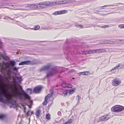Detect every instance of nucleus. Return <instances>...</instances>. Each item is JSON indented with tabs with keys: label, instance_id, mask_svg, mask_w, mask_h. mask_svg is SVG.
Listing matches in <instances>:
<instances>
[{
	"label": "nucleus",
	"instance_id": "1",
	"mask_svg": "<svg viewBox=\"0 0 124 124\" xmlns=\"http://www.w3.org/2000/svg\"><path fill=\"white\" fill-rule=\"evenodd\" d=\"M10 86L9 84H6L4 83H1V85H0V88L1 90V93L6 98L8 101L11 100L12 97L13 96L16 97H18L19 99H22L23 97L22 96V94L25 98L26 99H30V97L24 91L22 90L21 88V92H20L17 89L15 85V88L13 91L12 92V95L8 92V90L4 86H5L8 89L10 88V87L8 86Z\"/></svg>",
	"mask_w": 124,
	"mask_h": 124
},
{
	"label": "nucleus",
	"instance_id": "2",
	"mask_svg": "<svg viewBox=\"0 0 124 124\" xmlns=\"http://www.w3.org/2000/svg\"><path fill=\"white\" fill-rule=\"evenodd\" d=\"M124 110V107L120 105H116L113 106L111 111L114 112H119Z\"/></svg>",
	"mask_w": 124,
	"mask_h": 124
},
{
	"label": "nucleus",
	"instance_id": "3",
	"mask_svg": "<svg viewBox=\"0 0 124 124\" xmlns=\"http://www.w3.org/2000/svg\"><path fill=\"white\" fill-rule=\"evenodd\" d=\"M50 2L47 1L41 2L38 3L39 9H42L51 5Z\"/></svg>",
	"mask_w": 124,
	"mask_h": 124
},
{
	"label": "nucleus",
	"instance_id": "4",
	"mask_svg": "<svg viewBox=\"0 0 124 124\" xmlns=\"http://www.w3.org/2000/svg\"><path fill=\"white\" fill-rule=\"evenodd\" d=\"M121 81L119 79L115 78L112 81V84L114 86H117L120 85Z\"/></svg>",
	"mask_w": 124,
	"mask_h": 124
},
{
	"label": "nucleus",
	"instance_id": "5",
	"mask_svg": "<svg viewBox=\"0 0 124 124\" xmlns=\"http://www.w3.org/2000/svg\"><path fill=\"white\" fill-rule=\"evenodd\" d=\"M82 52L83 54L85 55L96 53L95 50L90 49L88 50L83 51Z\"/></svg>",
	"mask_w": 124,
	"mask_h": 124
},
{
	"label": "nucleus",
	"instance_id": "6",
	"mask_svg": "<svg viewBox=\"0 0 124 124\" xmlns=\"http://www.w3.org/2000/svg\"><path fill=\"white\" fill-rule=\"evenodd\" d=\"M57 72V71L55 68L51 70V72L47 75V77L48 78L50 76H53Z\"/></svg>",
	"mask_w": 124,
	"mask_h": 124
},
{
	"label": "nucleus",
	"instance_id": "7",
	"mask_svg": "<svg viewBox=\"0 0 124 124\" xmlns=\"http://www.w3.org/2000/svg\"><path fill=\"white\" fill-rule=\"evenodd\" d=\"M42 87L40 86H38L35 87L34 89L33 92L36 93H39L41 91Z\"/></svg>",
	"mask_w": 124,
	"mask_h": 124
},
{
	"label": "nucleus",
	"instance_id": "8",
	"mask_svg": "<svg viewBox=\"0 0 124 124\" xmlns=\"http://www.w3.org/2000/svg\"><path fill=\"white\" fill-rule=\"evenodd\" d=\"M28 6L30 7L33 10H35L39 9L38 4H29L28 5Z\"/></svg>",
	"mask_w": 124,
	"mask_h": 124
},
{
	"label": "nucleus",
	"instance_id": "9",
	"mask_svg": "<svg viewBox=\"0 0 124 124\" xmlns=\"http://www.w3.org/2000/svg\"><path fill=\"white\" fill-rule=\"evenodd\" d=\"M110 118L108 115H106L101 116L100 118V120L101 121L107 120Z\"/></svg>",
	"mask_w": 124,
	"mask_h": 124
},
{
	"label": "nucleus",
	"instance_id": "10",
	"mask_svg": "<svg viewBox=\"0 0 124 124\" xmlns=\"http://www.w3.org/2000/svg\"><path fill=\"white\" fill-rule=\"evenodd\" d=\"M31 61H27L24 62H21L19 64V65H30L31 64Z\"/></svg>",
	"mask_w": 124,
	"mask_h": 124
},
{
	"label": "nucleus",
	"instance_id": "11",
	"mask_svg": "<svg viewBox=\"0 0 124 124\" xmlns=\"http://www.w3.org/2000/svg\"><path fill=\"white\" fill-rule=\"evenodd\" d=\"M95 50L96 53L106 52V50L105 48L98 49H95Z\"/></svg>",
	"mask_w": 124,
	"mask_h": 124
},
{
	"label": "nucleus",
	"instance_id": "12",
	"mask_svg": "<svg viewBox=\"0 0 124 124\" xmlns=\"http://www.w3.org/2000/svg\"><path fill=\"white\" fill-rule=\"evenodd\" d=\"M62 86L64 87H67L69 88H72V86L71 84L64 83L62 84Z\"/></svg>",
	"mask_w": 124,
	"mask_h": 124
},
{
	"label": "nucleus",
	"instance_id": "13",
	"mask_svg": "<svg viewBox=\"0 0 124 124\" xmlns=\"http://www.w3.org/2000/svg\"><path fill=\"white\" fill-rule=\"evenodd\" d=\"M58 15H60L66 13L67 12V10H62L58 11Z\"/></svg>",
	"mask_w": 124,
	"mask_h": 124
},
{
	"label": "nucleus",
	"instance_id": "14",
	"mask_svg": "<svg viewBox=\"0 0 124 124\" xmlns=\"http://www.w3.org/2000/svg\"><path fill=\"white\" fill-rule=\"evenodd\" d=\"M75 1V0H64L62 2L64 3H68L73 2Z\"/></svg>",
	"mask_w": 124,
	"mask_h": 124
},
{
	"label": "nucleus",
	"instance_id": "15",
	"mask_svg": "<svg viewBox=\"0 0 124 124\" xmlns=\"http://www.w3.org/2000/svg\"><path fill=\"white\" fill-rule=\"evenodd\" d=\"M76 88H74L72 89L68 90L69 91V95L73 94L75 92L76 90Z\"/></svg>",
	"mask_w": 124,
	"mask_h": 124
},
{
	"label": "nucleus",
	"instance_id": "16",
	"mask_svg": "<svg viewBox=\"0 0 124 124\" xmlns=\"http://www.w3.org/2000/svg\"><path fill=\"white\" fill-rule=\"evenodd\" d=\"M50 68V65H47L46 66L43 67L41 69V70H48Z\"/></svg>",
	"mask_w": 124,
	"mask_h": 124
},
{
	"label": "nucleus",
	"instance_id": "17",
	"mask_svg": "<svg viewBox=\"0 0 124 124\" xmlns=\"http://www.w3.org/2000/svg\"><path fill=\"white\" fill-rule=\"evenodd\" d=\"M81 73H84V74H82V75L86 76L90 74V73L89 71H86L79 73L80 74L79 75H80V74L81 75Z\"/></svg>",
	"mask_w": 124,
	"mask_h": 124
},
{
	"label": "nucleus",
	"instance_id": "18",
	"mask_svg": "<svg viewBox=\"0 0 124 124\" xmlns=\"http://www.w3.org/2000/svg\"><path fill=\"white\" fill-rule=\"evenodd\" d=\"M33 111L31 110L28 111L26 113V115L28 116H31L32 114H33Z\"/></svg>",
	"mask_w": 124,
	"mask_h": 124
},
{
	"label": "nucleus",
	"instance_id": "19",
	"mask_svg": "<svg viewBox=\"0 0 124 124\" xmlns=\"http://www.w3.org/2000/svg\"><path fill=\"white\" fill-rule=\"evenodd\" d=\"M69 93V91L67 90L64 91L62 94V95L63 96H67L68 94Z\"/></svg>",
	"mask_w": 124,
	"mask_h": 124
},
{
	"label": "nucleus",
	"instance_id": "20",
	"mask_svg": "<svg viewBox=\"0 0 124 124\" xmlns=\"http://www.w3.org/2000/svg\"><path fill=\"white\" fill-rule=\"evenodd\" d=\"M53 95V93L48 94L45 97V99L47 100H48L50 98L52 97Z\"/></svg>",
	"mask_w": 124,
	"mask_h": 124
},
{
	"label": "nucleus",
	"instance_id": "21",
	"mask_svg": "<svg viewBox=\"0 0 124 124\" xmlns=\"http://www.w3.org/2000/svg\"><path fill=\"white\" fill-rule=\"evenodd\" d=\"M10 66H13L16 64V62L14 61H10L9 62Z\"/></svg>",
	"mask_w": 124,
	"mask_h": 124
},
{
	"label": "nucleus",
	"instance_id": "22",
	"mask_svg": "<svg viewBox=\"0 0 124 124\" xmlns=\"http://www.w3.org/2000/svg\"><path fill=\"white\" fill-rule=\"evenodd\" d=\"M41 111L40 110H38L36 111V115L38 117Z\"/></svg>",
	"mask_w": 124,
	"mask_h": 124
},
{
	"label": "nucleus",
	"instance_id": "23",
	"mask_svg": "<svg viewBox=\"0 0 124 124\" xmlns=\"http://www.w3.org/2000/svg\"><path fill=\"white\" fill-rule=\"evenodd\" d=\"M46 119L48 120H49L51 119V116L49 113L47 114L46 116Z\"/></svg>",
	"mask_w": 124,
	"mask_h": 124
},
{
	"label": "nucleus",
	"instance_id": "24",
	"mask_svg": "<svg viewBox=\"0 0 124 124\" xmlns=\"http://www.w3.org/2000/svg\"><path fill=\"white\" fill-rule=\"evenodd\" d=\"M120 64H119L117 66H116L115 67L113 68L111 70V71H112L114 70H115L118 69V68L120 66Z\"/></svg>",
	"mask_w": 124,
	"mask_h": 124
},
{
	"label": "nucleus",
	"instance_id": "25",
	"mask_svg": "<svg viewBox=\"0 0 124 124\" xmlns=\"http://www.w3.org/2000/svg\"><path fill=\"white\" fill-rule=\"evenodd\" d=\"M73 122V120L71 119H70L68 121L66 122L65 124H70L72 123Z\"/></svg>",
	"mask_w": 124,
	"mask_h": 124
},
{
	"label": "nucleus",
	"instance_id": "26",
	"mask_svg": "<svg viewBox=\"0 0 124 124\" xmlns=\"http://www.w3.org/2000/svg\"><path fill=\"white\" fill-rule=\"evenodd\" d=\"M40 27L39 25H37L35 26L33 28V29L34 30H37L40 28Z\"/></svg>",
	"mask_w": 124,
	"mask_h": 124
},
{
	"label": "nucleus",
	"instance_id": "27",
	"mask_svg": "<svg viewBox=\"0 0 124 124\" xmlns=\"http://www.w3.org/2000/svg\"><path fill=\"white\" fill-rule=\"evenodd\" d=\"M6 117V116L5 115L1 114L0 115V119L1 120H3Z\"/></svg>",
	"mask_w": 124,
	"mask_h": 124
},
{
	"label": "nucleus",
	"instance_id": "28",
	"mask_svg": "<svg viewBox=\"0 0 124 124\" xmlns=\"http://www.w3.org/2000/svg\"><path fill=\"white\" fill-rule=\"evenodd\" d=\"M3 58L5 59H6L7 58H8V57L6 56H4L0 54V59L1 58Z\"/></svg>",
	"mask_w": 124,
	"mask_h": 124
},
{
	"label": "nucleus",
	"instance_id": "29",
	"mask_svg": "<svg viewBox=\"0 0 124 124\" xmlns=\"http://www.w3.org/2000/svg\"><path fill=\"white\" fill-rule=\"evenodd\" d=\"M115 42L111 40H108V42H107V43L108 44H113L115 43Z\"/></svg>",
	"mask_w": 124,
	"mask_h": 124
},
{
	"label": "nucleus",
	"instance_id": "30",
	"mask_svg": "<svg viewBox=\"0 0 124 124\" xmlns=\"http://www.w3.org/2000/svg\"><path fill=\"white\" fill-rule=\"evenodd\" d=\"M118 27L120 29L124 28V24L119 25Z\"/></svg>",
	"mask_w": 124,
	"mask_h": 124
},
{
	"label": "nucleus",
	"instance_id": "31",
	"mask_svg": "<svg viewBox=\"0 0 124 124\" xmlns=\"http://www.w3.org/2000/svg\"><path fill=\"white\" fill-rule=\"evenodd\" d=\"M117 40L119 42H121L120 43L124 44V39H118Z\"/></svg>",
	"mask_w": 124,
	"mask_h": 124
},
{
	"label": "nucleus",
	"instance_id": "32",
	"mask_svg": "<svg viewBox=\"0 0 124 124\" xmlns=\"http://www.w3.org/2000/svg\"><path fill=\"white\" fill-rule=\"evenodd\" d=\"M47 100L45 99V100L43 103V105H46L47 103Z\"/></svg>",
	"mask_w": 124,
	"mask_h": 124
},
{
	"label": "nucleus",
	"instance_id": "33",
	"mask_svg": "<svg viewBox=\"0 0 124 124\" xmlns=\"http://www.w3.org/2000/svg\"><path fill=\"white\" fill-rule=\"evenodd\" d=\"M16 78L18 80H19V81H21L22 78L21 77H16Z\"/></svg>",
	"mask_w": 124,
	"mask_h": 124
},
{
	"label": "nucleus",
	"instance_id": "34",
	"mask_svg": "<svg viewBox=\"0 0 124 124\" xmlns=\"http://www.w3.org/2000/svg\"><path fill=\"white\" fill-rule=\"evenodd\" d=\"M76 98H77L78 99V102H79V101L80 100H79V96L78 95L76 97Z\"/></svg>",
	"mask_w": 124,
	"mask_h": 124
},
{
	"label": "nucleus",
	"instance_id": "35",
	"mask_svg": "<svg viewBox=\"0 0 124 124\" xmlns=\"http://www.w3.org/2000/svg\"><path fill=\"white\" fill-rule=\"evenodd\" d=\"M75 26L76 27H80L81 28H83V26L81 25L76 24L75 25Z\"/></svg>",
	"mask_w": 124,
	"mask_h": 124
},
{
	"label": "nucleus",
	"instance_id": "36",
	"mask_svg": "<svg viewBox=\"0 0 124 124\" xmlns=\"http://www.w3.org/2000/svg\"><path fill=\"white\" fill-rule=\"evenodd\" d=\"M19 68H17L16 67H15L13 68V70H18Z\"/></svg>",
	"mask_w": 124,
	"mask_h": 124
},
{
	"label": "nucleus",
	"instance_id": "37",
	"mask_svg": "<svg viewBox=\"0 0 124 124\" xmlns=\"http://www.w3.org/2000/svg\"><path fill=\"white\" fill-rule=\"evenodd\" d=\"M1 95V93H0V95ZM3 98L0 97V101L3 102Z\"/></svg>",
	"mask_w": 124,
	"mask_h": 124
},
{
	"label": "nucleus",
	"instance_id": "38",
	"mask_svg": "<svg viewBox=\"0 0 124 124\" xmlns=\"http://www.w3.org/2000/svg\"><path fill=\"white\" fill-rule=\"evenodd\" d=\"M53 14L55 15H58L57 11L53 13Z\"/></svg>",
	"mask_w": 124,
	"mask_h": 124
},
{
	"label": "nucleus",
	"instance_id": "39",
	"mask_svg": "<svg viewBox=\"0 0 124 124\" xmlns=\"http://www.w3.org/2000/svg\"><path fill=\"white\" fill-rule=\"evenodd\" d=\"M57 114L58 115L60 116L61 114V111H59L58 112Z\"/></svg>",
	"mask_w": 124,
	"mask_h": 124
},
{
	"label": "nucleus",
	"instance_id": "40",
	"mask_svg": "<svg viewBox=\"0 0 124 124\" xmlns=\"http://www.w3.org/2000/svg\"><path fill=\"white\" fill-rule=\"evenodd\" d=\"M109 6V5H104V6H103L99 7V8H102V7H108Z\"/></svg>",
	"mask_w": 124,
	"mask_h": 124
},
{
	"label": "nucleus",
	"instance_id": "41",
	"mask_svg": "<svg viewBox=\"0 0 124 124\" xmlns=\"http://www.w3.org/2000/svg\"><path fill=\"white\" fill-rule=\"evenodd\" d=\"M30 103L31 105H32V104L33 101H31L30 102Z\"/></svg>",
	"mask_w": 124,
	"mask_h": 124
},
{
	"label": "nucleus",
	"instance_id": "42",
	"mask_svg": "<svg viewBox=\"0 0 124 124\" xmlns=\"http://www.w3.org/2000/svg\"><path fill=\"white\" fill-rule=\"evenodd\" d=\"M108 42V41H105L104 42V44H108V43H107V42Z\"/></svg>",
	"mask_w": 124,
	"mask_h": 124
},
{
	"label": "nucleus",
	"instance_id": "43",
	"mask_svg": "<svg viewBox=\"0 0 124 124\" xmlns=\"http://www.w3.org/2000/svg\"><path fill=\"white\" fill-rule=\"evenodd\" d=\"M27 90H29L30 91H31L32 90L31 89L28 88V89H27Z\"/></svg>",
	"mask_w": 124,
	"mask_h": 124
},
{
	"label": "nucleus",
	"instance_id": "44",
	"mask_svg": "<svg viewBox=\"0 0 124 124\" xmlns=\"http://www.w3.org/2000/svg\"><path fill=\"white\" fill-rule=\"evenodd\" d=\"M104 26V27H108V26H107V25H105V26H102V27H103Z\"/></svg>",
	"mask_w": 124,
	"mask_h": 124
},
{
	"label": "nucleus",
	"instance_id": "45",
	"mask_svg": "<svg viewBox=\"0 0 124 124\" xmlns=\"http://www.w3.org/2000/svg\"><path fill=\"white\" fill-rule=\"evenodd\" d=\"M28 107H29V108H31V106H30V105H29L28 106Z\"/></svg>",
	"mask_w": 124,
	"mask_h": 124
},
{
	"label": "nucleus",
	"instance_id": "46",
	"mask_svg": "<svg viewBox=\"0 0 124 124\" xmlns=\"http://www.w3.org/2000/svg\"><path fill=\"white\" fill-rule=\"evenodd\" d=\"M13 82L15 84L16 83V81H13Z\"/></svg>",
	"mask_w": 124,
	"mask_h": 124
},
{
	"label": "nucleus",
	"instance_id": "47",
	"mask_svg": "<svg viewBox=\"0 0 124 124\" xmlns=\"http://www.w3.org/2000/svg\"><path fill=\"white\" fill-rule=\"evenodd\" d=\"M24 112H25V109L24 108Z\"/></svg>",
	"mask_w": 124,
	"mask_h": 124
},
{
	"label": "nucleus",
	"instance_id": "48",
	"mask_svg": "<svg viewBox=\"0 0 124 124\" xmlns=\"http://www.w3.org/2000/svg\"><path fill=\"white\" fill-rule=\"evenodd\" d=\"M84 73H81V75H82V74H84Z\"/></svg>",
	"mask_w": 124,
	"mask_h": 124
},
{
	"label": "nucleus",
	"instance_id": "49",
	"mask_svg": "<svg viewBox=\"0 0 124 124\" xmlns=\"http://www.w3.org/2000/svg\"><path fill=\"white\" fill-rule=\"evenodd\" d=\"M94 13H96V12H95Z\"/></svg>",
	"mask_w": 124,
	"mask_h": 124
},
{
	"label": "nucleus",
	"instance_id": "50",
	"mask_svg": "<svg viewBox=\"0 0 124 124\" xmlns=\"http://www.w3.org/2000/svg\"><path fill=\"white\" fill-rule=\"evenodd\" d=\"M103 8H101V9H102Z\"/></svg>",
	"mask_w": 124,
	"mask_h": 124
}]
</instances>
